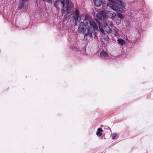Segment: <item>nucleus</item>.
Masks as SVG:
<instances>
[{
	"label": "nucleus",
	"mask_w": 153,
	"mask_h": 153,
	"mask_svg": "<svg viewBox=\"0 0 153 153\" xmlns=\"http://www.w3.org/2000/svg\"><path fill=\"white\" fill-rule=\"evenodd\" d=\"M101 31V33H104V30L103 28L102 27H99Z\"/></svg>",
	"instance_id": "obj_22"
},
{
	"label": "nucleus",
	"mask_w": 153,
	"mask_h": 153,
	"mask_svg": "<svg viewBox=\"0 0 153 153\" xmlns=\"http://www.w3.org/2000/svg\"><path fill=\"white\" fill-rule=\"evenodd\" d=\"M113 3L109 2L107 4V5L111 9L118 12L123 13L124 11L123 8L119 7L117 5L114 4Z\"/></svg>",
	"instance_id": "obj_2"
},
{
	"label": "nucleus",
	"mask_w": 153,
	"mask_h": 153,
	"mask_svg": "<svg viewBox=\"0 0 153 153\" xmlns=\"http://www.w3.org/2000/svg\"><path fill=\"white\" fill-rule=\"evenodd\" d=\"M94 30V35L96 37L97 36V35L98 34V33L99 32V31L98 29V28L95 30V29H93Z\"/></svg>",
	"instance_id": "obj_16"
},
{
	"label": "nucleus",
	"mask_w": 153,
	"mask_h": 153,
	"mask_svg": "<svg viewBox=\"0 0 153 153\" xmlns=\"http://www.w3.org/2000/svg\"><path fill=\"white\" fill-rule=\"evenodd\" d=\"M117 16L119 18L121 19H123L124 18V17L123 16V14L120 13H117Z\"/></svg>",
	"instance_id": "obj_17"
},
{
	"label": "nucleus",
	"mask_w": 153,
	"mask_h": 153,
	"mask_svg": "<svg viewBox=\"0 0 153 153\" xmlns=\"http://www.w3.org/2000/svg\"><path fill=\"white\" fill-rule=\"evenodd\" d=\"M108 14L110 17L112 19H114L116 18V13L113 12L109 11L108 12Z\"/></svg>",
	"instance_id": "obj_11"
},
{
	"label": "nucleus",
	"mask_w": 153,
	"mask_h": 153,
	"mask_svg": "<svg viewBox=\"0 0 153 153\" xmlns=\"http://www.w3.org/2000/svg\"><path fill=\"white\" fill-rule=\"evenodd\" d=\"M85 18L84 15L82 14L80 16L79 19L80 25L78 29L79 33H83V34L86 32L87 25V22L85 21Z\"/></svg>",
	"instance_id": "obj_1"
},
{
	"label": "nucleus",
	"mask_w": 153,
	"mask_h": 153,
	"mask_svg": "<svg viewBox=\"0 0 153 153\" xmlns=\"http://www.w3.org/2000/svg\"><path fill=\"white\" fill-rule=\"evenodd\" d=\"M73 15L74 20L75 21V24L76 25H77L79 24V20H78L79 15V10L77 9H76L75 11L73 12Z\"/></svg>",
	"instance_id": "obj_7"
},
{
	"label": "nucleus",
	"mask_w": 153,
	"mask_h": 153,
	"mask_svg": "<svg viewBox=\"0 0 153 153\" xmlns=\"http://www.w3.org/2000/svg\"><path fill=\"white\" fill-rule=\"evenodd\" d=\"M85 17V22H87V24H88V22L89 21L90 23L91 26L92 27L93 29H95V30L98 28L95 22L92 19L90 16L89 15H84Z\"/></svg>",
	"instance_id": "obj_3"
},
{
	"label": "nucleus",
	"mask_w": 153,
	"mask_h": 153,
	"mask_svg": "<svg viewBox=\"0 0 153 153\" xmlns=\"http://www.w3.org/2000/svg\"><path fill=\"white\" fill-rule=\"evenodd\" d=\"M130 25L129 24H128V25H127V26H129Z\"/></svg>",
	"instance_id": "obj_27"
},
{
	"label": "nucleus",
	"mask_w": 153,
	"mask_h": 153,
	"mask_svg": "<svg viewBox=\"0 0 153 153\" xmlns=\"http://www.w3.org/2000/svg\"><path fill=\"white\" fill-rule=\"evenodd\" d=\"M103 39L104 40H106L107 41H108L109 40V37L108 36L106 35H104Z\"/></svg>",
	"instance_id": "obj_19"
},
{
	"label": "nucleus",
	"mask_w": 153,
	"mask_h": 153,
	"mask_svg": "<svg viewBox=\"0 0 153 153\" xmlns=\"http://www.w3.org/2000/svg\"><path fill=\"white\" fill-rule=\"evenodd\" d=\"M102 26L104 27V28L105 27H106L108 26V24L106 22H104Z\"/></svg>",
	"instance_id": "obj_24"
},
{
	"label": "nucleus",
	"mask_w": 153,
	"mask_h": 153,
	"mask_svg": "<svg viewBox=\"0 0 153 153\" xmlns=\"http://www.w3.org/2000/svg\"><path fill=\"white\" fill-rule=\"evenodd\" d=\"M116 22L117 25H119L121 23V20L119 19H117Z\"/></svg>",
	"instance_id": "obj_18"
},
{
	"label": "nucleus",
	"mask_w": 153,
	"mask_h": 153,
	"mask_svg": "<svg viewBox=\"0 0 153 153\" xmlns=\"http://www.w3.org/2000/svg\"><path fill=\"white\" fill-rule=\"evenodd\" d=\"M64 7H62V8L61 10V12L62 14L65 13V10L64 9Z\"/></svg>",
	"instance_id": "obj_21"
},
{
	"label": "nucleus",
	"mask_w": 153,
	"mask_h": 153,
	"mask_svg": "<svg viewBox=\"0 0 153 153\" xmlns=\"http://www.w3.org/2000/svg\"><path fill=\"white\" fill-rule=\"evenodd\" d=\"M117 42L118 43L121 45H125L126 43L124 40L121 39H118L117 40Z\"/></svg>",
	"instance_id": "obj_13"
},
{
	"label": "nucleus",
	"mask_w": 153,
	"mask_h": 153,
	"mask_svg": "<svg viewBox=\"0 0 153 153\" xmlns=\"http://www.w3.org/2000/svg\"><path fill=\"white\" fill-rule=\"evenodd\" d=\"M117 134L116 133L113 134L112 135V138L113 139H114L115 138V137L117 136Z\"/></svg>",
	"instance_id": "obj_20"
},
{
	"label": "nucleus",
	"mask_w": 153,
	"mask_h": 153,
	"mask_svg": "<svg viewBox=\"0 0 153 153\" xmlns=\"http://www.w3.org/2000/svg\"><path fill=\"white\" fill-rule=\"evenodd\" d=\"M93 31L92 29L90 27L87 28V32L85 33L84 34V39L85 41H86L88 39V37H89L90 38L93 37L92 33Z\"/></svg>",
	"instance_id": "obj_6"
},
{
	"label": "nucleus",
	"mask_w": 153,
	"mask_h": 153,
	"mask_svg": "<svg viewBox=\"0 0 153 153\" xmlns=\"http://www.w3.org/2000/svg\"><path fill=\"white\" fill-rule=\"evenodd\" d=\"M102 130L101 128H99L97 129V136H101L102 134L101 132L102 131Z\"/></svg>",
	"instance_id": "obj_14"
},
{
	"label": "nucleus",
	"mask_w": 153,
	"mask_h": 153,
	"mask_svg": "<svg viewBox=\"0 0 153 153\" xmlns=\"http://www.w3.org/2000/svg\"><path fill=\"white\" fill-rule=\"evenodd\" d=\"M97 18L100 20H102V18L105 19L106 17V14L103 11L100 12L97 15Z\"/></svg>",
	"instance_id": "obj_8"
},
{
	"label": "nucleus",
	"mask_w": 153,
	"mask_h": 153,
	"mask_svg": "<svg viewBox=\"0 0 153 153\" xmlns=\"http://www.w3.org/2000/svg\"><path fill=\"white\" fill-rule=\"evenodd\" d=\"M74 48V50H75V51H77V49H77L76 48Z\"/></svg>",
	"instance_id": "obj_26"
},
{
	"label": "nucleus",
	"mask_w": 153,
	"mask_h": 153,
	"mask_svg": "<svg viewBox=\"0 0 153 153\" xmlns=\"http://www.w3.org/2000/svg\"><path fill=\"white\" fill-rule=\"evenodd\" d=\"M100 56L102 58H105V59H107L108 56V53L104 51L101 52Z\"/></svg>",
	"instance_id": "obj_10"
},
{
	"label": "nucleus",
	"mask_w": 153,
	"mask_h": 153,
	"mask_svg": "<svg viewBox=\"0 0 153 153\" xmlns=\"http://www.w3.org/2000/svg\"><path fill=\"white\" fill-rule=\"evenodd\" d=\"M105 30L107 33H111V30L110 28L109 27H105Z\"/></svg>",
	"instance_id": "obj_15"
},
{
	"label": "nucleus",
	"mask_w": 153,
	"mask_h": 153,
	"mask_svg": "<svg viewBox=\"0 0 153 153\" xmlns=\"http://www.w3.org/2000/svg\"><path fill=\"white\" fill-rule=\"evenodd\" d=\"M114 3L116 4L121 6L122 8H124L126 6L125 3L122 1L120 0H115Z\"/></svg>",
	"instance_id": "obj_9"
},
{
	"label": "nucleus",
	"mask_w": 153,
	"mask_h": 153,
	"mask_svg": "<svg viewBox=\"0 0 153 153\" xmlns=\"http://www.w3.org/2000/svg\"><path fill=\"white\" fill-rule=\"evenodd\" d=\"M65 0H56L54 1V6L58 10H59V7H64L65 4Z\"/></svg>",
	"instance_id": "obj_4"
},
{
	"label": "nucleus",
	"mask_w": 153,
	"mask_h": 153,
	"mask_svg": "<svg viewBox=\"0 0 153 153\" xmlns=\"http://www.w3.org/2000/svg\"><path fill=\"white\" fill-rule=\"evenodd\" d=\"M94 4L97 7H100L101 6L102 1L101 0H94Z\"/></svg>",
	"instance_id": "obj_12"
},
{
	"label": "nucleus",
	"mask_w": 153,
	"mask_h": 153,
	"mask_svg": "<svg viewBox=\"0 0 153 153\" xmlns=\"http://www.w3.org/2000/svg\"><path fill=\"white\" fill-rule=\"evenodd\" d=\"M47 2L49 3H51L52 2V0H47Z\"/></svg>",
	"instance_id": "obj_25"
},
{
	"label": "nucleus",
	"mask_w": 153,
	"mask_h": 153,
	"mask_svg": "<svg viewBox=\"0 0 153 153\" xmlns=\"http://www.w3.org/2000/svg\"><path fill=\"white\" fill-rule=\"evenodd\" d=\"M65 4L66 6V13L68 14H69L72 11V10L74 7V5L72 3L70 2L68 0H66Z\"/></svg>",
	"instance_id": "obj_5"
},
{
	"label": "nucleus",
	"mask_w": 153,
	"mask_h": 153,
	"mask_svg": "<svg viewBox=\"0 0 153 153\" xmlns=\"http://www.w3.org/2000/svg\"><path fill=\"white\" fill-rule=\"evenodd\" d=\"M114 34L117 36L119 35V33L118 32L115 30L114 31Z\"/></svg>",
	"instance_id": "obj_23"
}]
</instances>
